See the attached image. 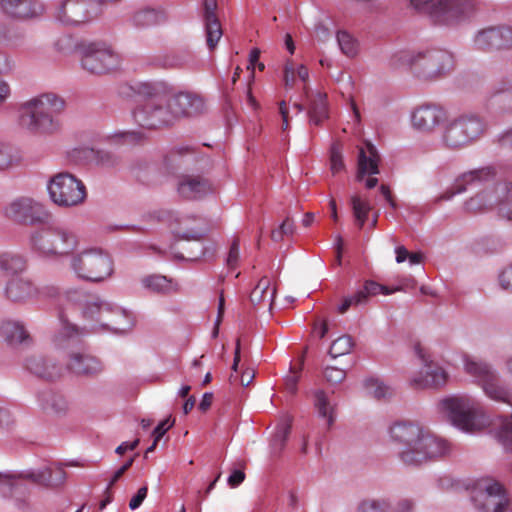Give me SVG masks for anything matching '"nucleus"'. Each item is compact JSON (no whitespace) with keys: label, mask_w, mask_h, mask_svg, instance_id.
Instances as JSON below:
<instances>
[{"label":"nucleus","mask_w":512,"mask_h":512,"mask_svg":"<svg viewBox=\"0 0 512 512\" xmlns=\"http://www.w3.org/2000/svg\"><path fill=\"white\" fill-rule=\"evenodd\" d=\"M47 189L52 202L64 208L82 204L87 196L84 183L68 172L51 177Z\"/></svg>","instance_id":"nucleus-13"},{"label":"nucleus","mask_w":512,"mask_h":512,"mask_svg":"<svg viewBox=\"0 0 512 512\" xmlns=\"http://www.w3.org/2000/svg\"><path fill=\"white\" fill-rule=\"evenodd\" d=\"M168 20L166 10L161 7L146 6L138 9L132 16V22L136 27L149 28L164 24Z\"/></svg>","instance_id":"nucleus-28"},{"label":"nucleus","mask_w":512,"mask_h":512,"mask_svg":"<svg viewBox=\"0 0 512 512\" xmlns=\"http://www.w3.org/2000/svg\"><path fill=\"white\" fill-rule=\"evenodd\" d=\"M216 7V0L204 1L206 42L210 50H213L216 47L218 41L222 37L221 25L215 15Z\"/></svg>","instance_id":"nucleus-29"},{"label":"nucleus","mask_w":512,"mask_h":512,"mask_svg":"<svg viewBox=\"0 0 512 512\" xmlns=\"http://www.w3.org/2000/svg\"><path fill=\"white\" fill-rule=\"evenodd\" d=\"M486 130L482 118L463 114L450 119L443 128L441 141L444 147L459 150L478 140Z\"/></svg>","instance_id":"nucleus-9"},{"label":"nucleus","mask_w":512,"mask_h":512,"mask_svg":"<svg viewBox=\"0 0 512 512\" xmlns=\"http://www.w3.org/2000/svg\"><path fill=\"white\" fill-rule=\"evenodd\" d=\"M474 46L481 51L510 48L512 46V28L505 25L484 28L475 35Z\"/></svg>","instance_id":"nucleus-17"},{"label":"nucleus","mask_w":512,"mask_h":512,"mask_svg":"<svg viewBox=\"0 0 512 512\" xmlns=\"http://www.w3.org/2000/svg\"><path fill=\"white\" fill-rule=\"evenodd\" d=\"M121 137L125 143L133 144L141 142L144 139L145 134L141 131H127L123 132Z\"/></svg>","instance_id":"nucleus-59"},{"label":"nucleus","mask_w":512,"mask_h":512,"mask_svg":"<svg viewBox=\"0 0 512 512\" xmlns=\"http://www.w3.org/2000/svg\"><path fill=\"white\" fill-rule=\"evenodd\" d=\"M92 0H65L56 11V18L65 25H78L94 17Z\"/></svg>","instance_id":"nucleus-18"},{"label":"nucleus","mask_w":512,"mask_h":512,"mask_svg":"<svg viewBox=\"0 0 512 512\" xmlns=\"http://www.w3.org/2000/svg\"><path fill=\"white\" fill-rule=\"evenodd\" d=\"M26 269V260L23 256L5 252L0 254V272L7 276L15 277Z\"/></svg>","instance_id":"nucleus-35"},{"label":"nucleus","mask_w":512,"mask_h":512,"mask_svg":"<svg viewBox=\"0 0 512 512\" xmlns=\"http://www.w3.org/2000/svg\"><path fill=\"white\" fill-rule=\"evenodd\" d=\"M345 164L343 161L341 146L337 143L333 144L330 150V170L333 175L343 171Z\"/></svg>","instance_id":"nucleus-47"},{"label":"nucleus","mask_w":512,"mask_h":512,"mask_svg":"<svg viewBox=\"0 0 512 512\" xmlns=\"http://www.w3.org/2000/svg\"><path fill=\"white\" fill-rule=\"evenodd\" d=\"M365 388L367 393L377 400L387 399L393 394V390L378 379L366 380Z\"/></svg>","instance_id":"nucleus-41"},{"label":"nucleus","mask_w":512,"mask_h":512,"mask_svg":"<svg viewBox=\"0 0 512 512\" xmlns=\"http://www.w3.org/2000/svg\"><path fill=\"white\" fill-rule=\"evenodd\" d=\"M38 401L41 409L47 413H63L67 409L66 399L59 393L52 390H45L39 393Z\"/></svg>","instance_id":"nucleus-34"},{"label":"nucleus","mask_w":512,"mask_h":512,"mask_svg":"<svg viewBox=\"0 0 512 512\" xmlns=\"http://www.w3.org/2000/svg\"><path fill=\"white\" fill-rule=\"evenodd\" d=\"M295 80V71L293 66L286 65L284 69V81L286 87H292Z\"/></svg>","instance_id":"nucleus-63"},{"label":"nucleus","mask_w":512,"mask_h":512,"mask_svg":"<svg viewBox=\"0 0 512 512\" xmlns=\"http://www.w3.org/2000/svg\"><path fill=\"white\" fill-rule=\"evenodd\" d=\"M173 232L177 237L186 240H198L200 238V234L193 229L185 230L182 227H175L173 228Z\"/></svg>","instance_id":"nucleus-58"},{"label":"nucleus","mask_w":512,"mask_h":512,"mask_svg":"<svg viewBox=\"0 0 512 512\" xmlns=\"http://www.w3.org/2000/svg\"><path fill=\"white\" fill-rule=\"evenodd\" d=\"M81 345L82 341L74 348H58L59 350L70 351L67 369L77 375L96 376L100 374L103 371V365L98 358L90 354L74 352Z\"/></svg>","instance_id":"nucleus-23"},{"label":"nucleus","mask_w":512,"mask_h":512,"mask_svg":"<svg viewBox=\"0 0 512 512\" xmlns=\"http://www.w3.org/2000/svg\"><path fill=\"white\" fill-rule=\"evenodd\" d=\"M5 14L16 19H28L41 15L44 6L38 0H1Z\"/></svg>","instance_id":"nucleus-24"},{"label":"nucleus","mask_w":512,"mask_h":512,"mask_svg":"<svg viewBox=\"0 0 512 512\" xmlns=\"http://www.w3.org/2000/svg\"><path fill=\"white\" fill-rule=\"evenodd\" d=\"M314 406L318 415L327 421V426L331 427L335 421V406L330 402L327 394L323 390H317L314 394Z\"/></svg>","instance_id":"nucleus-37"},{"label":"nucleus","mask_w":512,"mask_h":512,"mask_svg":"<svg viewBox=\"0 0 512 512\" xmlns=\"http://www.w3.org/2000/svg\"><path fill=\"white\" fill-rule=\"evenodd\" d=\"M65 101L54 93L33 97L20 106V124L36 134H52L60 123L58 115L63 112Z\"/></svg>","instance_id":"nucleus-4"},{"label":"nucleus","mask_w":512,"mask_h":512,"mask_svg":"<svg viewBox=\"0 0 512 512\" xmlns=\"http://www.w3.org/2000/svg\"><path fill=\"white\" fill-rule=\"evenodd\" d=\"M379 192L383 196V198L387 201V203L391 206V208H393V209L397 208L396 200H395L394 196L392 195L391 189L388 185L381 184V186L379 188Z\"/></svg>","instance_id":"nucleus-60"},{"label":"nucleus","mask_w":512,"mask_h":512,"mask_svg":"<svg viewBox=\"0 0 512 512\" xmlns=\"http://www.w3.org/2000/svg\"><path fill=\"white\" fill-rule=\"evenodd\" d=\"M301 362L300 367L296 369L295 367H291L290 374L285 378V389L290 394H294L297 391V384L300 379V371L302 370Z\"/></svg>","instance_id":"nucleus-52"},{"label":"nucleus","mask_w":512,"mask_h":512,"mask_svg":"<svg viewBox=\"0 0 512 512\" xmlns=\"http://www.w3.org/2000/svg\"><path fill=\"white\" fill-rule=\"evenodd\" d=\"M446 119V111L436 104H424L417 107L411 116L414 129L429 133L434 131Z\"/></svg>","instance_id":"nucleus-21"},{"label":"nucleus","mask_w":512,"mask_h":512,"mask_svg":"<svg viewBox=\"0 0 512 512\" xmlns=\"http://www.w3.org/2000/svg\"><path fill=\"white\" fill-rule=\"evenodd\" d=\"M83 70L90 74L105 75L118 70L121 56L103 41H81L76 45Z\"/></svg>","instance_id":"nucleus-8"},{"label":"nucleus","mask_w":512,"mask_h":512,"mask_svg":"<svg viewBox=\"0 0 512 512\" xmlns=\"http://www.w3.org/2000/svg\"><path fill=\"white\" fill-rule=\"evenodd\" d=\"M324 377L327 382L338 384L346 378V371L335 366H327L324 369Z\"/></svg>","instance_id":"nucleus-51"},{"label":"nucleus","mask_w":512,"mask_h":512,"mask_svg":"<svg viewBox=\"0 0 512 512\" xmlns=\"http://www.w3.org/2000/svg\"><path fill=\"white\" fill-rule=\"evenodd\" d=\"M440 411L465 432H477L489 424L481 405L469 396H452L439 402Z\"/></svg>","instance_id":"nucleus-6"},{"label":"nucleus","mask_w":512,"mask_h":512,"mask_svg":"<svg viewBox=\"0 0 512 512\" xmlns=\"http://www.w3.org/2000/svg\"><path fill=\"white\" fill-rule=\"evenodd\" d=\"M380 155L375 146L365 141L364 145L359 147L358 161H357V180H363L365 175L369 177L365 181L367 189H372L377 186L378 178L374 175L379 174Z\"/></svg>","instance_id":"nucleus-19"},{"label":"nucleus","mask_w":512,"mask_h":512,"mask_svg":"<svg viewBox=\"0 0 512 512\" xmlns=\"http://www.w3.org/2000/svg\"><path fill=\"white\" fill-rule=\"evenodd\" d=\"M11 86L10 84L0 78V107L10 98Z\"/></svg>","instance_id":"nucleus-61"},{"label":"nucleus","mask_w":512,"mask_h":512,"mask_svg":"<svg viewBox=\"0 0 512 512\" xmlns=\"http://www.w3.org/2000/svg\"><path fill=\"white\" fill-rule=\"evenodd\" d=\"M26 368L36 376L47 380L59 378L64 371L62 366L42 356H32L28 358Z\"/></svg>","instance_id":"nucleus-27"},{"label":"nucleus","mask_w":512,"mask_h":512,"mask_svg":"<svg viewBox=\"0 0 512 512\" xmlns=\"http://www.w3.org/2000/svg\"><path fill=\"white\" fill-rule=\"evenodd\" d=\"M463 361L466 373L477 379L490 399L511 404L510 391L499 384L496 372L487 363L468 355L464 356Z\"/></svg>","instance_id":"nucleus-14"},{"label":"nucleus","mask_w":512,"mask_h":512,"mask_svg":"<svg viewBox=\"0 0 512 512\" xmlns=\"http://www.w3.org/2000/svg\"><path fill=\"white\" fill-rule=\"evenodd\" d=\"M411 5L439 25H454L472 18L478 11L476 0H410Z\"/></svg>","instance_id":"nucleus-7"},{"label":"nucleus","mask_w":512,"mask_h":512,"mask_svg":"<svg viewBox=\"0 0 512 512\" xmlns=\"http://www.w3.org/2000/svg\"><path fill=\"white\" fill-rule=\"evenodd\" d=\"M352 347V338L348 335H344L333 341L329 349V354L332 358H337L349 353Z\"/></svg>","instance_id":"nucleus-45"},{"label":"nucleus","mask_w":512,"mask_h":512,"mask_svg":"<svg viewBox=\"0 0 512 512\" xmlns=\"http://www.w3.org/2000/svg\"><path fill=\"white\" fill-rule=\"evenodd\" d=\"M198 159V153L192 147L177 146L165 156L164 163L169 171H174Z\"/></svg>","instance_id":"nucleus-30"},{"label":"nucleus","mask_w":512,"mask_h":512,"mask_svg":"<svg viewBox=\"0 0 512 512\" xmlns=\"http://www.w3.org/2000/svg\"><path fill=\"white\" fill-rule=\"evenodd\" d=\"M143 287L153 292H166L170 289L171 282L165 276L150 275L142 278Z\"/></svg>","instance_id":"nucleus-43"},{"label":"nucleus","mask_w":512,"mask_h":512,"mask_svg":"<svg viewBox=\"0 0 512 512\" xmlns=\"http://www.w3.org/2000/svg\"><path fill=\"white\" fill-rule=\"evenodd\" d=\"M294 232V223L290 218H286L279 228L271 232V239L275 242L282 241L284 236L292 235Z\"/></svg>","instance_id":"nucleus-48"},{"label":"nucleus","mask_w":512,"mask_h":512,"mask_svg":"<svg viewBox=\"0 0 512 512\" xmlns=\"http://www.w3.org/2000/svg\"><path fill=\"white\" fill-rule=\"evenodd\" d=\"M499 284L503 290L512 292V264L500 273Z\"/></svg>","instance_id":"nucleus-55"},{"label":"nucleus","mask_w":512,"mask_h":512,"mask_svg":"<svg viewBox=\"0 0 512 512\" xmlns=\"http://www.w3.org/2000/svg\"><path fill=\"white\" fill-rule=\"evenodd\" d=\"M415 352L424 363V376L413 378L411 380L412 386L422 389L437 388L445 385L448 378L447 373L440 366L428 360L419 343L415 345Z\"/></svg>","instance_id":"nucleus-20"},{"label":"nucleus","mask_w":512,"mask_h":512,"mask_svg":"<svg viewBox=\"0 0 512 512\" xmlns=\"http://www.w3.org/2000/svg\"><path fill=\"white\" fill-rule=\"evenodd\" d=\"M350 204L355 223L359 229H362L368 219L369 212L372 210V205L367 199L357 194L351 196Z\"/></svg>","instance_id":"nucleus-39"},{"label":"nucleus","mask_w":512,"mask_h":512,"mask_svg":"<svg viewBox=\"0 0 512 512\" xmlns=\"http://www.w3.org/2000/svg\"><path fill=\"white\" fill-rule=\"evenodd\" d=\"M408 64L417 78L424 81H433L448 75L455 67V60L451 52L431 48L412 55Z\"/></svg>","instance_id":"nucleus-10"},{"label":"nucleus","mask_w":512,"mask_h":512,"mask_svg":"<svg viewBox=\"0 0 512 512\" xmlns=\"http://www.w3.org/2000/svg\"><path fill=\"white\" fill-rule=\"evenodd\" d=\"M388 508L386 501L364 500L359 505V512H385Z\"/></svg>","instance_id":"nucleus-50"},{"label":"nucleus","mask_w":512,"mask_h":512,"mask_svg":"<svg viewBox=\"0 0 512 512\" xmlns=\"http://www.w3.org/2000/svg\"><path fill=\"white\" fill-rule=\"evenodd\" d=\"M398 290H400V288L391 290L387 286L381 285L377 282L366 281L363 288L356 292V302L364 304L371 296H375L380 293L388 295Z\"/></svg>","instance_id":"nucleus-40"},{"label":"nucleus","mask_w":512,"mask_h":512,"mask_svg":"<svg viewBox=\"0 0 512 512\" xmlns=\"http://www.w3.org/2000/svg\"><path fill=\"white\" fill-rule=\"evenodd\" d=\"M5 214L8 218L24 224L41 222L47 216L42 204L26 197L12 201L6 207Z\"/></svg>","instance_id":"nucleus-16"},{"label":"nucleus","mask_w":512,"mask_h":512,"mask_svg":"<svg viewBox=\"0 0 512 512\" xmlns=\"http://www.w3.org/2000/svg\"><path fill=\"white\" fill-rule=\"evenodd\" d=\"M177 190L185 199H197L210 193L212 187L202 176L186 175L179 180Z\"/></svg>","instance_id":"nucleus-26"},{"label":"nucleus","mask_w":512,"mask_h":512,"mask_svg":"<svg viewBox=\"0 0 512 512\" xmlns=\"http://www.w3.org/2000/svg\"><path fill=\"white\" fill-rule=\"evenodd\" d=\"M19 160V156L11 145L0 142V171L17 165Z\"/></svg>","instance_id":"nucleus-42"},{"label":"nucleus","mask_w":512,"mask_h":512,"mask_svg":"<svg viewBox=\"0 0 512 512\" xmlns=\"http://www.w3.org/2000/svg\"><path fill=\"white\" fill-rule=\"evenodd\" d=\"M70 267L78 278L90 282L104 281L113 273L112 259L98 249H86L74 254Z\"/></svg>","instance_id":"nucleus-11"},{"label":"nucleus","mask_w":512,"mask_h":512,"mask_svg":"<svg viewBox=\"0 0 512 512\" xmlns=\"http://www.w3.org/2000/svg\"><path fill=\"white\" fill-rule=\"evenodd\" d=\"M498 195L496 187L492 191H482L465 202V209L468 212L477 213L495 206L499 208Z\"/></svg>","instance_id":"nucleus-31"},{"label":"nucleus","mask_w":512,"mask_h":512,"mask_svg":"<svg viewBox=\"0 0 512 512\" xmlns=\"http://www.w3.org/2000/svg\"><path fill=\"white\" fill-rule=\"evenodd\" d=\"M98 159L99 162L106 167H114L118 164V158L111 152H99Z\"/></svg>","instance_id":"nucleus-57"},{"label":"nucleus","mask_w":512,"mask_h":512,"mask_svg":"<svg viewBox=\"0 0 512 512\" xmlns=\"http://www.w3.org/2000/svg\"><path fill=\"white\" fill-rule=\"evenodd\" d=\"M16 67L14 58L5 51L0 50V76L11 75Z\"/></svg>","instance_id":"nucleus-49"},{"label":"nucleus","mask_w":512,"mask_h":512,"mask_svg":"<svg viewBox=\"0 0 512 512\" xmlns=\"http://www.w3.org/2000/svg\"><path fill=\"white\" fill-rule=\"evenodd\" d=\"M45 486H59L66 479V472L61 467H48L38 473L0 474V493L4 497L18 496L25 492L24 480Z\"/></svg>","instance_id":"nucleus-12"},{"label":"nucleus","mask_w":512,"mask_h":512,"mask_svg":"<svg viewBox=\"0 0 512 512\" xmlns=\"http://www.w3.org/2000/svg\"><path fill=\"white\" fill-rule=\"evenodd\" d=\"M175 423L174 419H171V417H168L161 421L153 430L152 436L155 438V442H159L160 439L165 435V433L173 427Z\"/></svg>","instance_id":"nucleus-54"},{"label":"nucleus","mask_w":512,"mask_h":512,"mask_svg":"<svg viewBox=\"0 0 512 512\" xmlns=\"http://www.w3.org/2000/svg\"><path fill=\"white\" fill-rule=\"evenodd\" d=\"M147 493H148V487L146 485L139 488L137 493L131 498V500L129 502V508L131 510H135V509L139 508L142 505L145 498L147 497Z\"/></svg>","instance_id":"nucleus-56"},{"label":"nucleus","mask_w":512,"mask_h":512,"mask_svg":"<svg viewBox=\"0 0 512 512\" xmlns=\"http://www.w3.org/2000/svg\"><path fill=\"white\" fill-rule=\"evenodd\" d=\"M80 310L83 317L99 323L102 328L124 333L132 327L129 314L111 303L78 289H69L60 297L59 319L61 328L54 336L56 348H74L81 342L84 332L70 323L68 312Z\"/></svg>","instance_id":"nucleus-1"},{"label":"nucleus","mask_w":512,"mask_h":512,"mask_svg":"<svg viewBox=\"0 0 512 512\" xmlns=\"http://www.w3.org/2000/svg\"><path fill=\"white\" fill-rule=\"evenodd\" d=\"M311 124L321 125L328 118V103L326 93L316 92L310 98L308 109Z\"/></svg>","instance_id":"nucleus-32"},{"label":"nucleus","mask_w":512,"mask_h":512,"mask_svg":"<svg viewBox=\"0 0 512 512\" xmlns=\"http://www.w3.org/2000/svg\"><path fill=\"white\" fill-rule=\"evenodd\" d=\"M497 438L506 450L512 451V416L502 422Z\"/></svg>","instance_id":"nucleus-46"},{"label":"nucleus","mask_w":512,"mask_h":512,"mask_svg":"<svg viewBox=\"0 0 512 512\" xmlns=\"http://www.w3.org/2000/svg\"><path fill=\"white\" fill-rule=\"evenodd\" d=\"M245 480V473L242 470H234L228 478L231 487L239 486Z\"/></svg>","instance_id":"nucleus-62"},{"label":"nucleus","mask_w":512,"mask_h":512,"mask_svg":"<svg viewBox=\"0 0 512 512\" xmlns=\"http://www.w3.org/2000/svg\"><path fill=\"white\" fill-rule=\"evenodd\" d=\"M4 293L8 300L18 303L34 298L38 290L29 279L15 276L7 282Z\"/></svg>","instance_id":"nucleus-25"},{"label":"nucleus","mask_w":512,"mask_h":512,"mask_svg":"<svg viewBox=\"0 0 512 512\" xmlns=\"http://www.w3.org/2000/svg\"><path fill=\"white\" fill-rule=\"evenodd\" d=\"M496 192L498 194L499 215L509 221H512V185L511 183L504 182L496 185Z\"/></svg>","instance_id":"nucleus-38"},{"label":"nucleus","mask_w":512,"mask_h":512,"mask_svg":"<svg viewBox=\"0 0 512 512\" xmlns=\"http://www.w3.org/2000/svg\"><path fill=\"white\" fill-rule=\"evenodd\" d=\"M240 258V240L238 237H235L232 241V244L229 249V253L227 256V265L230 268H235L238 264Z\"/></svg>","instance_id":"nucleus-53"},{"label":"nucleus","mask_w":512,"mask_h":512,"mask_svg":"<svg viewBox=\"0 0 512 512\" xmlns=\"http://www.w3.org/2000/svg\"><path fill=\"white\" fill-rule=\"evenodd\" d=\"M276 295V287L272 286L271 279L264 276L254 287L250 294V300L254 305L267 304L272 306Z\"/></svg>","instance_id":"nucleus-33"},{"label":"nucleus","mask_w":512,"mask_h":512,"mask_svg":"<svg viewBox=\"0 0 512 512\" xmlns=\"http://www.w3.org/2000/svg\"><path fill=\"white\" fill-rule=\"evenodd\" d=\"M472 500L475 507L482 512H503L509 505L504 488L496 481L479 483Z\"/></svg>","instance_id":"nucleus-15"},{"label":"nucleus","mask_w":512,"mask_h":512,"mask_svg":"<svg viewBox=\"0 0 512 512\" xmlns=\"http://www.w3.org/2000/svg\"><path fill=\"white\" fill-rule=\"evenodd\" d=\"M29 245L39 256L54 259L73 253L79 246V238L67 225L52 223L33 231Z\"/></svg>","instance_id":"nucleus-5"},{"label":"nucleus","mask_w":512,"mask_h":512,"mask_svg":"<svg viewBox=\"0 0 512 512\" xmlns=\"http://www.w3.org/2000/svg\"><path fill=\"white\" fill-rule=\"evenodd\" d=\"M494 175V169L491 167H484L463 173L456 178L451 188L441 194L439 200H450L455 195L465 192L468 186L483 184L485 181L492 179Z\"/></svg>","instance_id":"nucleus-22"},{"label":"nucleus","mask_w":512,"mask_h":512,"mask_svg":"<svg viewBox=\"0 0 512 512\" xmlns=\"http://www.w3.org/2000/svg\"><path fill=\"white\" fill-rule=\"evenodd\" d=\"M137 91L145 98L132 116L136 124L149 130L171 126L180 118L199 112L203 104L198 96L171 94L158 84L140 83Z\"/></svg>","instance_id":"nucleus-2"},{"label":"nucleus","mask_w":512,"mask_h":512,"mask_svg":"<svg viewBox=\"0 0 512 512\" xmlns=\"http://www.w3.org/2000/svg\"><path fill=\"white\" fill-rule=\"evenodd\" d=\"M337 42L343 54L348 57H354L358 52V43L352 35L346 31L337 33Z\"/></svg>","instance_id":"nucleus-44"},{"label":"nucleus","mask_w":512,"mask_h":512,"mask_svg":"<svg viewBox=\"0 0 512 512\" xmlns=\"http://www.w3.org/2000/svg\"><path fill=\"white\" fill-rule=\"evenodd\" d=\"M191 59V55L189 53H185L182 56L176 55L169 61L168 65L171 67L183 66Z\"/></svg>","instance_id":"nucleus-64"},{"label":"nucleus","mask_w":512,"mask_h":512,"mask_svg":"<svg viewBox=\"0 0 512 512\" xmlns=\"http://www.w3.org/2000/svg\"><path fill=\"white\" fill-rule=\"evenodd\" d=\"M394 441L402 445L399 452L402 462L409 466H418L428 460L447 455L449 443L417 423L400 422L390 429Z\"/></svg>","instance_id":"nucleus-3"},{"label":"nucleus","mask_w":512,"mask_h":512,"mask_svg":"<svg viewBox=\"0 0 512 512\" xmlns=\"http://www.w3.org/2000/svg\"><path fill=\"white\" fill-rule=\"evenodd\" d=\"M0 331L10 345L24 343L29 340V334L19 322L5 321L1 325Z\"/></svg>","instance_id":"nucleus-36"}]
</instances>
